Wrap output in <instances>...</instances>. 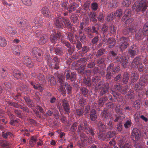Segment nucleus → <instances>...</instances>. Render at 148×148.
Returning <instances> with one entry per match:
<instances>
[{
	"label": "nucleus",
	"mask_w": 148,
	"mask_h": 148,
	"mask_svg": "<svg viewBox=\"0 0 148 148\" xmlns=\"http://www.w3.org/2000/svg\"><path fill=\"white\" fill-rule=\"evenodd\" d=\"M128 57L119 55L116 58V60L120 62L122 64V65L124 67H126L128 63L127 60Z\"/></svg>",
	"instance_id": "nucleus-9"
},
{
	"label": "nucleus",
	"mask_w": 148,
	"mask_h": 148,
	"mask_svg": "<svg viewBox=\"0 0 148 148\" xmlns=\"http://www.w3.org/2000/svg\"><path fill=\"white\" fill-rule=\"evenodd\" d=\"M76 77V73H71L70 76V80L71 81H73L75 79Z\"/></svg>",
	"instance_id": "nucleus-61"
},
{
	"label": "nucleus",
	"mask_w": 148,
	"mask_h": 148,
	"mask_svg": "<svg viewBox=\"0 0 148 148\" xmlns=\"http://www.w3.org/2000/svg\"><path fill=\"white\" fill-rule=\"evenodd\" d=\"M65 86L66 89L67 90V92L69 94H70L71 92L72 88L71 86L68 84L65 83Z\"/></svg>",
	"instance_id": "nucleus-45"
},
{
	"label": "nucleus",
	"mask_w": 148,
	"mask_h": 148,
	"mask_svg": "<svg viewBox=\"0 0 148 148\" xmlns=\"http://www.w3.org/2000/svg\"><path fill=\"white\" fill-rule=\"evenodd\" d=\"M131 123L130 121L129 120L126 121L124 125L125 127L127 128L130 127Z\"/></svg>",
	"instance_id": "nucleus-53"
},
{
	"label": "nucleus",
	"mask_w": 148,
	"mask_h": 148,
	"mask_svg": "<svg viewBox=\"0 0 148 148\" xmlns=\"http://www.w3.org/2000/svg\"><path fill=\"white\" fill-rule=\"evenodd\" d=\"M101 115L105 119H107L108 117V115L107 113V110L104 109L101 113Z\"/></svg>",
	"instance_id": "nucleus-49"
},
{
	"label": "nucleus",
	"mask_w": 148,
	"mask_h": 148,
	"mask_svg": "<svg viewBox=\"0 0 148 148\" xmlns=\"http://www.w3.org/2000/svg\"><path fill=\"white\" fill-rule=\"evenodd\" d=\"M89 17L90 20L93 22H96L97 20L96 18V13L94 12H90L89 14Z\"/></svg>",
	"instance_id": "nucleus-23"
},
{
	"label": "nucleus",
	"mask_w": 148,
	"mask_h": 148,
	"mask_svg": "<svg viewBox=\"0 0 148 148\" xmlns=\"http://www.w3.org/2000/svg\"><path fill=\"white\" fill-rule=\"evenodd\" d=\"M114 18L113 14H110V15L107 16V21H110L113 20Z\"/></svg>",
	"instance_id": "nucleus-60"
},
{
	"label": "nucleus",
	"mask_w": 148,
	"mask_h": 148,
	"mask_svg": "<svg viewBox=\"0 0 148 148\" xmlns=\"http://www.w3.org/2000/svg\"><path fill=\"white\" fill-rule=\"evenodd\" d=\"M62 22L63 23V24L64 26L68 27L69 29L70 28V27H71V25L70 23L69 20L68 18H62Z\"/></svg>",
	"instance_id": "nucleus-24"
},
{
	"label": "nucleus",
	"mask_w": 148,
	"mask_h": 148,
	"mask_svg": "<svg viewBox=\"0 0 148 148\" xmlns=\"http://www.w3.org/2000/svg\"><path fill=\"white\" fill-rule=\"evenodd\" d=\"M81 91L82 94L84 95H86L88 92V90L87 89L84 88H81Z\"/></svg>",
	"instance_id": "nucleus-55"
},
{
	"label": "nucleus",
	"mask_w": 148,
	"mask_h": 148,
	"mask_svg": "<svg viewBox=\"0 0 148 148\" xmlns=\"http://www.w3.org/2000/svg\"><path fill=\"white\" fill-rule=\"evenodd\" d=\"M108 84H106L105 85H102L100 88V94L101 95H103L104 94L106 93L108 90Z\"/></svg>",
	"instance_id": "nucleus-18"
},
{
	"label": "nucleus",
	"mask_w": 148,
	"mask_h": 148,
	"mask_svg": "<svg viewBox=\"0 0 148 148\" xmlns=\"http://www.w3.org/2000/svg\"><path fill=\"white\" fill-rule=\"evenodd\" d=\"M108 99V98L106 97H104L103 98H100L99 101V103L100 106H102L104 103Z\"/></svg>",
	"instance_id": "nucleus-35"
},
{
	"label": "nucleus",
	"mask_w": 148,
	"mask_h": 148,
	"mask_svg": "<svg viewBox=\"0 0 148 148\" xmlns=\"http://www.w3.org/2000/svg\"><path fill=\"white\" fill-rule=\"evenodd\" d=\"M0 74L2 77L4 78L7 76V73L5 70L3 69L1 71Z\"/></svg>",
	"instance_id": "nucleus-48"
},
{
	"label": "nucleus",
	"mask_w": 148,
	"mask_h": 148,
	"mask_svg": "<svg viewBox=\"0 0 148 148\" xmlns=\"http://www.w3.org/2000/svg\"><path fill=\"white\" fill-rule=\"evenodd\" d=\"M23 62L24 64L29 68H32L34 66L33 62L28 56H25L23 58Z\"/></svg>",
	"instance_id": "nucleus-11"
},
{
	"label": "nucleus",
	"mask_w": 148,
	"mask_h": 148,
	"mask_svg": "<svg viewBox=\"0 0 148 148\" xmlns=\"http://www.w3.org/2000/svg\"><path fill=\"white\" fill-rule=\"evenodd\" d=\"M9 2L8 3L5 0H2V2L3 4L6 6H8L9 7H11L12 5L11 2L14 0H8Z\"/></svg>",
	"instance_id": "nucleus-36"
},
{
	"label": "nucleus",
	"mask_w": 148,
	"mask_h": 148,
	"mask_svg": "<svg viewBox=\"0 0 148 148\" xmlns=\"http://www.w3.org/2000/svg\"><path fill=\"white\" fill-rule=\"evenodd\" d=\"M68 3L67 2H61V5L65 9H67L68 7H67Z\"/></svg>",
	"instance_id": "nucleus-56"
},
{
	"label": "nucleus",
	"mask_w": 148,
	"mask_h": 148,
	"mask_svg": "<svg viewBox=\"0 0 148 148\" xmlns=\"http://www.w3.org/2000/svg\"><path fill=\"white\" fill-rule=\"evenodd\" d=\"M62 18L60 16H59L58 18H56L54 21L56 27L58 28H63L64 25L62 23Z\"/></svg>",
	"instance_id": "nucleus-12"
},
{
	"label": "nucleus",
	"mask_w": 148,
	"mask_h": 148,
	"mask_svg": "<svg viewBox=\"0 0 148 148\" xmlns=\"http://www.w3.org/2000/svg\"><path fill=\"white\" fill-rule=\"evenodd\" d=\"M62 106L64 108V110L68 113L70 112V107L68 101L66 99H64L62 100Z\"/></svg>",
	"instance_id": "nucleus-13"
},
{
	"label": "nucleus",
	"mask_w": 148,
	"mask_h": 148,
	"mask_svg": "<svg viewBox=\"0 0 148 148\" xmlns=\"http://www.w3.org/2000/svg\"><path fill=\"white\" fill-rule=\"evenodd\" d=\"M41 11L42 14L45 17H49L51 16V13L49 8L46 7L43 8Z\"/></svg>",
	"instance_id": "nucleus-15"
},
{
	"label": "nucleus",
	"mask_w": 148,
	"mask_h": 148,
	"mask_svg": "<svg viewBox=\"0 0 148 148\" xmlns=\"http://www.w3.org/2000/svg\"><path fill=\"white\" fill-rule=\"evenodd\" d=\"M37 138L36 136H33L32 137L31 139L29 141L30 144L32 146H33L34 143H36L37 141Z\"/></svg>",
	"instance_id": "nucleus-38"
},
{
	"label": "nucleus",
	"mask_w": 148,
	"mask_h": 148,
	"mask_svg": "<svg viewBox=\"0 0 148 148\" xmlns=\"http://www.w3.org/2000/svg\"><path fill=\"white\" fill-rule=\"evenodd\" d=\"M76 6L74 7L72 5H71L69 7H68L67 10L69 11V12H71L76 10Z\"/></svg>",
	"instance_id": "nucleus-50"
},
{
	"label": "nucleus",
	"mask_w": 148,
	"mask_h": 148,
	"mask_svg": "<svg viewBox=\"0 0 148 148\" xmlns=\"http://www.w3.org/2000/svg\"><path fill=\"white\" fill-rule=\"evenodd\" d=\"M35 34L37 37H38L40 38V39L38 41L40 44L41 45L43 44L47 41L48 38L46 35L41 34V32H36Z\"/></svg>",
	"instance_id": "nucleus-6"
},
{
	"label": "nucleus",
	"mask_w": 148,
	"mask_h": 148,
	"mask_svg": "<svg viewBox=\"0 0 148 148\" xmlns=\"http://www.w3.org/2000/svg\"><path fill=\"white\" fill-rule=\"evenodd\" d=\"M129 78V75L127 73H125L123 76V82L125 84L127 83Z\"/></svg>",
	"instance_id": "nucleus-28"
},
{
	"label": "nucleus",
	"mask_w": 148,
	"mask_h": 148,
	"mask_svg": "<svg viewBox=\"0 0 148 148\" xmlns=\"http://www.w3.org/2000/svg\"><path fill=\"white\" fill-rule=\"evenodd\" d=\"M137 50V48L134 45H132L130 47L129 52L132 57H134L136 53V51Z\"/></svg>",
	"instance_id": "nucleus-16"
},
{
	"label": "nucleus",
	"mask_w": 148,
	"mask_h": 148,
	"mask_svg": "<svg viewBox=\"0 0 148 148\" xmlns=\"http://www.w3.org/2000/svg\"><path fill=\"white\" fill-rule=\"evenodd\" d=\"M80 138L82 144L80 146V147H82L83 145H84V144L87 142L90 143H92L93 141V140L92 139L90 140L89 138L88 139L86 135L83 133H81L80 134Z\"/></svg>",
	"instance_id": "nucleus-7"
},
{
	"label": "nucleus",
	"mask_w": 148,
	"mask_h": 148,
	"mask_svg": "<svg viewBox=\"0 0 148 148\" xmlns=\"http://www.w3.org/2000/svg\"><path fill=\"white\" fill-rule=\"evenodd\" d=\"M47 79L50 82V84L52 85H54L56 84V80L54 77L51 75H49Z\"/></svg>",
	"instance_id": "nucleus-30"
},
{
	"label": "nucleus",
	"mask_w": 148,
	"mask_h": 148,
	"mask_svg": "<svg viewBox=\"0 0 148 148\" xmlns=\"http://www.w3.org/2000/svg\"><path fill=\"white\" fill-rule=\"evenodd\" d=\"M33 87L35 89H38L40 90V91H42L43 90V88L39 85H38L37 86L34 85Z\"/></svg>",
	"instance_id": "nucleus-58"
},
{
	"label": "nucleus",
	"mask_w": 148,
	"mask_h": 148,
	"mask_svg": "<svg viewBox=\"0 0 148 148\" xmlns=\"http://www.w3.org/2000/svg\"><path fill=\"white\" fill-rule=\"evenodd\" d=\"M71 19L74 23H77L78 17L75 15H73L71 17Z\"/></svg>",
	"instance_id": "nucleus-52"
},
{
	"label": "nucleus",
	"mask_w": 148,
	"mask_h": 148,
	"mask_svg": "<svg viewBox=\"0 0 148 148\" xmlns=\"http://www.w3.org/2000/svg\"><path fill=\"white\" fill-rule=\"evenodd\" d=\"M115 135V132L113 131L108 132L106 135L104 134L103 132H100L99 135V137L101 140H103L105 139L110 138Z\"/></svg>",
	"instance_id": "nucleus-8"
},
{
	"label": "nucleus",
	"mask_w": 148,
	"mask_h": 148,
	"mask_svg": "<svg viewBox=\"0 0 148 148\" xmlns=\"http://www.w3.org/2000/svg\"><path fill=\"white\" fill-rule=\"evenodd\" d=\"M113 66L112 68H111V70H110V71H111V72H113L114 73H117L120 70L119 67H117L114 69L113 68Z\"/></svg>",
	"instance_id": "nucleus-59"
},
{
	"label": "nucleus",
	"mask_w": 148,
	"mask_h": 148,
	"mask_svg": "<svg viewBox=\"0 0 148 148\" xmlns=\"http://www.w3.org/2000/svg\"><path fill=\"white\" fill-rule=\"evenodd\" d=\"M129 40L128 38L125 37H122L120 38L119 41L120 48L121 50L126 49L129 45L128 42Z\"/></svg>",
	"instance_id": "nucleus-5"
},
{
	"label": "nucleus",
	"mask_w": 148,
	"mask_h": 148,
	"mask_svg": "<svg viewBox=\"0 0 148 148\" xmlns=\"http://www.w3.org/2000/svg\"><path fill=\"white\" fill-rule=\"evenodd\" d=\"M140 130L137 128H134L132 131V138L134 141L138 140L140 138Z\"/></svg>",
	"instance_id": "nucleus-10"
},
{
	"label": "nucleus",
	"mask_w": 148,
	"mask_h": 148,
	"mask_svg": "<svg viewBox=\"0 0 148 148\" xmlns=\"http://www.w3.org/2000/svg\"><path fill=\"white\" fill-rule=\"evenodd\" d=\"M23 3L27 6H30L32 4L31 0H21Z\"/></svg>",
	"instance_id": "nucleus-42"
},
{
	"label": "nucleus",
	"mask_w": 148,
	"mask_h": 148,
	"mask_svg": "<svg viewBox=\"0 0 148 148\" xmlns=\"http://www.w3.org/2000/svg\"><path fill=\"white\" fill-rule=\"evenodd\" d=\"M97 127L99 130L102 132H103V131L106 129V126L104 125L101 121H99L98 123Z\"/></svg>",
	"instance_id": "nucleus-25"
},
{
	"label": "nucleus",
	"mask_w": 148,
	"mask_h": 148,
	"mask_svg": "<svg viewBox=\"0 0 148 148\" xmlns=\"http://www.w3.org/2000/svg\"><path fill=\"white\" fill-rule=\"evenodd\" d=\"M130 3V0H123L122 2V4L124 6H128Z\"/></svg>",
	"instance_id": "nucleus-44"
},
{
	"label": "nucleus",
	"mask_w": 148,
	"mask_h": 148,
	"mask_svg": "<svg viewBox=\"0 0 148 148\" xmlns=\"http://www.w3.org/2000/svg\"><path fill=\"white\" fill-rule=\"evenodd\" d=\"M148 0H139L136 1L134 4L136 10L137 12L144 11L148 7Z\"/></svg>",
	"instance_id": "nucleus-1"
},
{
	"label": "nucleus",
	"mask_w": 148,
	"mask_h": 148,
	"mask_svg": "<svg viewBox=\"0 0 148 148\" xmlns=\"http://www.w3.org/2000/svg\"><path fill=\"white\" fill-rule=\"evenodd\" d=\"M57 36L59 38H61V41L62 42V40H64V38L65 37V35L59 32L57 33Z\"/></svg>",
	"instance_id": "nucleus-54"
},
{
	"label": "nucleus",
	"mask_w": 148,
	"mask_h": 148,
	"mask_svg": "<svg viewBox=\"0 0 148 148\" xmlns=\"http://www.w3.org/2000/svg\"><path fill=\"white\" fill-rule=\"evenodd\" d=\"M148 83L147 80L142 81L135 85V88L139 90L141 89L144 87V85H147Z\"/></svg>",
	"instance_id": "nucleus-20"
},
{
	"label": "nucleus",
	"mask_w": 148,
	"mask_h": 148,
	"mask_svg": "<svg viewBox=\"0 0 148 148\" xmlns=\"http://www.w3.org/2000/svg\"><path fill=\"white\" fill-rule=\"evenodd\" d=\"M107 42L108 44L110 46V47L111 48L114 46L115 43V40L113 38H109L108 39Z\"/></svg>",
	"instance_id": "nucleus-27"
},
{
	"label": "nucleus",
	"mask_w": 148,
	"mask_h": 148,
	"mask_svg": "<svg viewBox=\"0 0 148 148\" xmlns=\"http://www.w3.org/2000/svg\"><path fill=\"white\" fill-rule=\"evenodd\" d=\"M105 51V50L103 49H101L99 50L97 53V56H100L104 54Z\"/></svg>",
	"instance_id": "nucleus-51"
},
{
	"label": "nucleus",
	"mask_w": 148,
	"mask_h": 148,
	"mask_svg": "<svg viewBox=\"0 0 148 148\" xmlns=\"http://www.w3.org/2000/svg\"><path fill=\"white\" fill-rule=\"evenodd\" d=\"M119 146L120 148H131V144L130 142H125L126 138L124 136H120L116 139Z\"/></svg>",
	"instance_id": "nucleus-2"
},
{
	"label": "nucleus",
	"mask_w": 148,
	"mask_h": 148,
	"mask_svg": "<svg viewBox=\"0 0 148 148\" xmlns=\"http://www.w3.org/2000/svg\"><path fill=\"white\" fill-rule=\"evenodd\" d=\"M84 111L83 108H80L77 109L75 112L74 113L75 114L80 116L82 115L84 113Z\"/></svg>",
	"instance_id": "nucleus-34"
},
{
	"label": "nucleus",
	"mask_w": 148,
	"mask_h": 148,
	"mask_svg": "<svg viewBox=\"0 0 148 148\" xmlns=\"http://www.w3.org/2000/svg\"><path fill=\"white\" fill-rule=\"evenodd\" d=\"M20 24L21 25V28L22 29H25V28H27L26 24L24 21L20 22Z\"/></svg>",
	"instance_id": "nucleus-57"
},
{
	"label": "nucleus",
	"mask_w": 148,
	"mask_h": 148,
	"mask_svg": "<svg viewBox=\"0 0 148 148\" xmlns=\"http://www.w3.org/2000/svg\"><path fill=\"white\" fill-rule=\"evenodd\" d=\"M13 75L17 79H20L23 77V75L18 70L14 69L13 72Z\"/></svg>",
	"instance_id": "nucleus-19"
},
{
	"label": "nucleus",
	"mask_w": 148,
	"mask_h": 148,
	"mask_svg": "<svg viewBox=\"0 0 148 148\" xmlns=\"http://www.w3.org/2000/svg\"><path fill=\"white\" fill-rule=\"evenodd\" d=\"M23 50L21 46L15 47L13 49V53L15 55H19Z\"/></svg>",
	"instance_id": "nucleus-17"
},
{
	"label": "nucleus",
	"mask_w": 148,
	"mask_h": 148,
	"mask_svg": "<svg viewBox=\"0 0 148 148\" xmlns=\"http://www.w3.org/2000/svg\"><path fill=\"white\" fill-rule=\"evenodd\" d=\"M56 53L57 55H61L63 53V51L61 47H58L55 50Z\"/></svg>",
	"instance_id": "nucleus-37"
},
{
	"label": "nucleus",
	"mask_w": 148,
	"mask_h": 148,
	"mask_svg": "<svg viewBox=\"0 0 148 148\" xmlns=\"http://www.w3.org/2000/svg\"><path fill=\"white\" fill-rule=\"evenodd\" d=\"M96 112L94 109H92L90 113V119L92 121H95L97 118V116L96 115Z\"/></svg>",
	"instance_id": "nucleus-21"
},
{
	"label": "nucleus",
	"mask_w": 148,
	"mask_h": 148,
	"mask_svg": "<svg viewBox=\"0 0 148 148\" xmlns=\"http://www.w3.org/2000/svg\"><path fill=\"white\" fill-rule=\"evenodd\" d=\"M38 79L41 82H44L45 80V77L44 75L41 74H38L37 75Z\"/></svg>",
	"instance_id": "nucleus-43"
},
{
	"label": "nucleus",
	"mask_w": 148,
	"mask_h": 148,
	"mask_svg": "<svg viewBox=\"0 0 148 148\" xmlns=\"http://www.w3.org/2000/svg\"><path fill=\"white\" fill-rule=\"evenodd\" d=\"M113 66V64H110L108 67L107 69L108 73L106 75V78L107 79H110L111 78V73L112 72L110 71V70H111V68H112Z\"/></svg>",
	"instance_id": "nucleus-26"
},
{
	"label": "nucleus",
	"mask_w": 148,
	"mask_h": 148,
	"mask_svg": "<svg viewBox=\"0 0 148 148\" xmlns=\"http://www.w3.org/2000/svg\"><path fill=\"white\" fill-rule=\"evenodd\" d=\"M53 60L55 62L54 65H53V64L52 62V60L51 58L49 59L48 60L47 64L51 68L58 69L59 68V60L57 57H56L54 58Z\"/></svg>",
	"instance_id": "nucleus-4"
},
{
	"label": "nucleus",
	"mask_w": 148,
	"mask_h": 148,
	"mask_svg": "<svg viewBox=\"0 0 148 148\" xmlns=\"http://www.w3.org/2000/svg\"><path fill=\"white\" fill-rule=\"evenodd\" d=\"M58 37L57 36V33H56L52 34L50 37V39L51 42L53 43H55L58 41L57 38Z\"/></svg>",
	"instance_id": "nucleus-22"
},
{
	"label": "nucleus",
	"mask_w": 148,
	"mask_h": 148,
	"mask_svg": "<svg viewBox=\"0 0 148 148\" xmlns=\"http://www.w3.org/2000/svg\"><path fill=\"white\" fill-rule=\"evenodd\" d=\"M38 50V49L36 47L34 48L32 50V51L33 53L36 56H37V55L38 56H41V54L40 53L38 52L37 51Z\"/></svg>",
	"instance_id": "nucleus-46"
},
{
	"label": "nucleus",
	"mask_w": 148,
	"mask_h": 148,
	"mask_svg": "<svg viewBox=\"0 0 148 148\" xmlns=\"http://www.w3.org/2000/svg\"><path fill=\"white\" fill-rule=\"evenodd\" d=\"M59 82L61 86L59 89V90L62 92V94L66 93V90L63 86H65V83H64V79L63 77L59 79Z\"/></svg>",
	"instance_id": "nucleus-14"
},
{
	"label": "nucleus",
	"mask_w": 148,
	"mask_h": 148,
	"mask_svg": "<svg viewBox=\"0 0 148 148\" xmlns=\"http://www.w3.org/2000/svg\"><path fill=\"white\" fill-rule=\"evenodd\" d=\"M136 28V26L135 25H132L130 27L127 28L128 32H133L135 31Z\"/></svg>",
	"instance_id": "nucleus-39"
},
{
	"label": "nucleus",
	"mask_w": 148,
	"mask_h": 148,
	"mask_svg": "<svg viewBox=\"0 0 148 148\" xmlns=\"http://www.w3.org/2000/svg\"><path fill=\"white\" fill-rule=\"evenodd\" d=\"M91 7L93 10L96 11L98 8V5L96 2L93 3L91 4Z\"/></svg>",
	"instance_id": "nucleus-41"
},
{
	"label": "nucleus",
	"mask_w": 148,
	"mask_h": 148,
	"mask_svg": "<svg viewBox=\"0 0 148 148\" xmlns=\"http://www.w3.org/2000/svg\"><path fill=\"white\" fill-rule=\"evenodd\" d=\"M77 123L75 122L72 126L71 130L73 132L75 131L77 129Z\"/></svg>",
	"instance_id": "nucleus-47"
},
{
	"label": "nucleus",
	"mask_w": 148,
	"mask_h": 148,
	"mask_svg": "<svg viewBox=\"0 0 148 148\" xmlns=\"http://www.w3.org/2000/svg\"><path fill=\"white\" fill-rule=\"evenodd\" d=\"M67 36L69 38V40L71 42L73 39L74 38V36L73 34L71 33H69Z\"/></svg>",
	"instance_id": "nucleus-64"
},
{
	"label": "nucleus",
	"mask_w": 148,
	"mask_h": 148,
	"mask_svg": "<svg viewBox=\"0 0 148 148\" xmlns=\"http://www.w3.org/2000/svg\"><path fill=\"white\" fill-rule=\"evenodd\" d=\"M131 11L130 10H126L124 12V15L123 18L125 19H126L127 17L130 16H131Z\"/></svg>",
	"instance_id": "nucleus-33"
},
{
	"label": "nucleus",
	"mask_w": 148,
	"mask_h": 148,
	"mask_svg": "<svg viewBox=\"0 0 148 148\" xmlns=\"http://www.w3.org/2000/svg\"><path fill=\"white\" fill-rule=\"evenodd\" d=\"M7 44L5 39L2 37L0 36V47H5Z\"/></svg>",
	"instance_id": "nucleus-32"
},
{
	"label": "nucleus",
	"mask_w": 148,
	"mask_h": 148,
	"mask_svg": "<svg viewBox=\"0 0 148 148\" xmlns=\"http://www.w3.org/2000/svg\"><path fill=\"white\" fill-rule=\"evenodd\" d=\"M84 125L83 124H81L79 125L78 127L77 132L79 133L81 131L84 130L85 132L87 134H90L91 135L93 136L94 134L93 130L90 128L88 127L86 125V121H83Z\"/></svg>",
	"instance_id": "nucleus-3"
},
{
	"label": "nucleus",
	"mask_w": 148,
	"mask_h": 148,
	"mask_svg": "<svg viewBox=\"0 0 148 148\" xmlns=\"http://www.w3.org/2000/svg\"><path fill=\"white\" fill-rule=\"evenodd\" d=\"M123 11L121 9L118 10L116 11L114 14V17H120L122 15Z\"/></svg>",
	"instance_id": "nucleus-31"
},
{
	"label": "nucleus",
	"mask_w": 148,
	"mask_h": 148,
	"mask_svg": "<svg viewBox=\"0 0 148 148\" xmlns=\"http://www.w3.org/2000/svg\"><path fill=\"white\" fill-rule=\"evenodd\" d=\"M99 40V37L96 36L92 39V42L93 44H95Z\"/></svg>",
	"instance_id": "nucleus-63"
},
{
	"label": "nucleus",
	"mask_w": 148,
	"mask_h": 148,
	"mask_svg": "<svg viewBox=\"0 0 148 148\" xmlns=\"http://www.w3.org/2000/svg\"><path fill=\"white\" fill-rule=\"evenodd\" d=\"M141 102L139 100L136 101L134 103V106L136 109H138L140 108V105Z\"/></svg>",
	"instance_id": "nucleus-40"
},
{
	"label": "nucleus",
	"mask_w": 148,
	"mask_h": 148,
	"mask_svg": "<svg viewBox=\"0 0 148 148\" xmlns=\"http://www.w3.org/2000/svg\"><path fill=\"white\" fill-rule=\"evenodd\" d=\"M117 130L118 131H121L122 130V125L121 122L119 123L116 127Z\"/></svg>",
	"instance_id": "nucleus-62"
},
{
	"label": "nucleus",
	"mask_w": 148,
	"mask_h": 148,
	"mask_svg": "<svg viewBox=\"0 0 148 148\" xmlns=\"http://www.w3.org/2000/svg\"><path fill=\"white\" fill-rule=\"evenodd\" d=\"M138 75L136 73H132L131 74V78L132 82L136 81L138 79Z\"/></svg>",
	"instance_id": "nucleus-29"
}]
</instances>
